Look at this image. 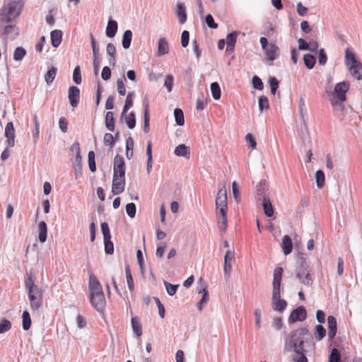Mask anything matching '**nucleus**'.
<instances>
[{"instance_id":"35","label":"nucleus","mask_w":362,"mask_h":362,"mask_svg":"<svg viewBox=\"0 0 362 362\" xmlns=\"http://www.w3.org/2000/svg\"><path fill=\"white\" fill-rule=\"evenodd\" d=\"M22 327L24 330L27 331L30 328L31 326V318L28 311L25 310L22 315Z\"/></svg>"},{"instance_id":"4","label":"nucleus","mask_w":362,"mask_h":362,"mask_svg":"<svg viewBox=\"0 0 362 362\" xmlns=\"http://www.w3.org/2000/svg\"><path fill=\"white\" fill-rule=\"evenodd\" d=\"M349 88L350 83L348 81H344L337 83L334 86L333 92L331 93L333 97L332 99H337L338 100L346 101V93L348 92Z\"/></svg>"},{"instance_id":"5","label":"nucleus","mask_w":362,"mask_h":362,"mask_svg":"<svg viewBox=\"0 0 362 362\" xmlns=\"http://www.w3.org/2000/svg\"><path fill=\"white\" fill-rule=\"evenodd\" d=\"M284 273L282 267H276L274 270L273 281H272V297L276 298L281 296V278Z\"/></svg>"},{"instance_id":"54","label":"nucleus","mask_w":362,"mask_h":362,"mask_svg":"<svg viewBox=\"0 0 362 362\" xmlns=\"http://www.w3.org/2000/svg\"><path fill=\"white\" fill-rule=\"evenodd\" d=\"M73 81L74 82L78 85L81 83V69L79 66H76L73 71Z\"/></svg>"},{"instance_id":"28","label":"nucleus","mask_w":362,"mask_h":362,"mask_svg":"<svg viewBox=\"0 0 362 362\" xmlns=\"http://www.w3.org/2000/svg\"><path fill=\"white\" fill-rule=\"evenodd\" d=\"M175 154L177 156H182L186 158H189L190 157V149L189 146H185V144L178 145L174 151Z\"/></svg>"},{"instance_id":"62","label":"nucleus","mask_w":362,"mask_h":362,"mask_svg":"<svg viewBox=\"0 0 362 362\" xmlns=\"http://www.w3.org/2000/svg\"><path fill=\"white\" fill-rule=\"evenodd\" d=\"M174 82V78L172 75H168L165 79L164 86L166 87L168 92L172 91Z\"/></svg>"},{"instance_id":"10","label":"nucleus","mask_w":362,"mask_h":362,"mask_svg":"<svg viewBox=\"0 0 362 362\" xmlns=\"http://www.w3.org/2000/svg\"><path fill=\"white\" fill-rule=\"evenodd\" d=\"M307 317V311L305 307L300 305L293 310L288 319L289 324H293L296 322H303Z\"/></svg>"},{"instance_id":"6","label":"nucleus","mask_w":362,"mask_h":362,"mask_svg":"<svg viewBox=\"0 0 362 362\" xmlns=\"http://www.w3.org/2000/svg\"><path fill=\"white\" fill-rule=\"evenodd\" d=\"M101 230L103 235L105 252L107 255H112L114 252V245L111 241L110 230L106 222L101 223Z\"/></svg>"},{"instance_id":"31","label":"nucleus","mask_w":362,"mask_h":362,"mask_svg":"<svg viewBox=\"0 0 362 362\" xmlns=\"http://www.w3.org/2000/svg\"><path fill=\"white\" fill-rule=\"evenodd\" d=\"M132 40V32L130 30H125L123 34L122 40V47L125 49H129L131 45Z\"/></svg>"},{"instance_id":"25","label":"nucleus","mask_w":362,"mask_h":362,"mask_svg":"<svg viewBox=\"0 0 362 362\" xmlns=\"http://www.w3.org/2000/svg\"><path fill=\"white\" fill-rule=\"evenodd\" d=\"M37 232L38 240L41 243H44L46 241L47 237V223L44 221L40 222L38 225Z\"/></svg>"},{"instance_id":"58","label":"nucleus","mask_w":362,"mask_h":362,"mask_svg":"<svg viewBox=\"0 0 362 362\" xmlns=\"http://www.w3.org/2000/svg\"><path fill=\"white\" fill-rule=\"evenodd\" d=\"M238 33H239L236 32V31L228 33L226 37L227 42H226L227 43V45H235L237 36H238Z\"/></svg>"},{"instance_id":"21","label":"nucleus","mask_w":362,"mask_h":362,"mask_svg":"<svg viewBox=\"0 0 362 362\" xmlns=\"http://www.w3.org/2000/svg\"><path fill=\"white\" fill-rule=\"evenodd\" d=\"M344 102L345 101L338 100L337 99L330 100V103L334 107V111L338 113V116L341 117V119H342L344 116Z\"/></svg>"},{"instance_id":"46","label":"nucleus","mask_w":362,"mask_h":362,"mask_svg":"<svg viewBox=\"0 0 362 362\" xmlns=\"http://www.w3.org/2000/svg\"><path fill=\"white\" fill-rule=\"evenodd\" d=\"M316 184L318 188H322L325 185V173L322 170H318L315 173Z\"/></svg>"},{"instance_id":"13","label":"nucleus","mask_w":362,"mask_h":362,"mask_svg":"<svg viewBox=\"0 0 362 362\" xmlns=\"http://www.w3.org/2000/svg\"><path fill=\"white\" fill-rule=\"evenodd\" d=\"M234 260V252L231 251L230 250H227L224 256L223 267L224 275L226 276H228L230 275V273L232 270V264Z\"/></svg>"},{"instance_id":"17","label":"nucleus","mask_w":362,"mask_h":362,"mask_svg":"<svg viewBox=\"0 0 362 362\" xmlns=\"http://www.w3.org/2000/svg\"><path fill=\"white\" fill-rule=\"evenodd\" d=\"M5 136L7 138L8 147H13L14 146L15 130L11 122H8L6 125Z\"/></svg>"},{"instance_id":"33","label":"nucleus","mask_w":362,"mask_h":362,"mask_svg":"<svg viewBox=\"0 0 362 362\" xmlns=\"http://www.w3.org/2000/svg\"><path fill=\"white\" fill-rule=\"evenodd\" d=\"M131 322L134 332L136 334L137 337H141L142 334V328L139 317L136 316L132 317Z\"/></svg>"},{"instance_id":"32","label":"nucleus","mask_w":362,"mask_h":362,"mask_svg":"<svg viewBox=\"0 0 362 362\" xmlns=\"http://www.w3.org/2000/svg\"><path fill=\"white\" fill-rule=\"evenodd\" d=\"M144 132L145 133H148L150 130V128H149L150 116H149V113H148V102L144 103Z\"/></svg>"},{"instance_id":"38","label":"nucleus","mask_w":362,"mask_h":362,"mask_svg":"<svg viewBox=\"0 0 362 362\" xmlns=\"http://www.w3.org/2000/svg\"><path fill=\"white\" fill-rule=\"evenodd\" d=\"M25 286L28 293H33V291L40 289L35 284L34 279L31 276L25 279Z\"/></svg>"},{"instance_id":"7","label":"nucleus","mask_w":362,"mask_h":362,"mask_svg":"<svg viewBox=\"0 0 362 362\" xmlns=\"http://www.w3.org/2000/svg\"><path fill=\"white\" fill-rule=\"evenodd\" d=\"M90 301L93 307L99 313H103L106 300L103 291L90 294Z\"/></svg>"},{"instance_id":"2","label":"nucleus","mask_w":362,"mask_h":362,"mask_svg":"<svg viewBox=\"0 0 362 362\" xmlns=\"http://www.w3.org/2000/svg\"><path fill=\"white\" fill-rule=\"evenodd\" d=\"M23 5L20 2L12 1L3 6L0 11V29L3 25L10 23L21 13Z\"/></svg>"},{"instance_id":"56","label":"nucleus","mask_w":362,"mask_h":362,"mask_svg":"<svg viewBox=\"0 0 362 362\" xmlns=\"http://www.w3.org/2000/svg\"><path fill=\"white\" fill-rule=\"evenodd\" d=\"M11 327V323L6 319H2L0 321V334L5 333L8 331Z\"/></svg>"},{"instance_id":"43","label":"nucleus","mask_w":362,"mask_h":362,"mask_svg":"<svg viewBox=\"0 0 362 362\" xmlns=\"http://www.w3.org/2000/svg\"><path fill=\"white\" fill-rule=\"evenodd\" d=\"M298 266L296 268V270L301 271L307 273L310 272L309 270V264L306 260V258L303 256L300 257L298 259Z\"/></svg>"},{"instance_id":"64","label":"nucleus","mask_w":362,"mask_h":362,"mask_svg":"<svg viewBox=\"0 0 362 362\" xmlns=\"http://www.w3.org/2000/svg\"><path fill=\"white\" fill-rule=\"evenodd\" d=\"M59 127L61 131L66 133L68 130V122L65 117H62L59 120Z\"/></svg>"},{"instance_id":"36","label":"nucleus","mask_w":362,"mask_h":362,"mask_svg":"<svg viewBox=\"0 0 362 362\" xmlns=\"http://www.w3.org/2000/svg\"><path fill=\"white\" fill-rule=\"evenodd\" d=\"M57 69L52 66L45 74V79L47 85H50L54 80L57 75Z\"/></svg>"},{"instance_id":"26","label":"nucleus","mask_w":362,"mask_h":362,"mask_svg":"<svg viewBox=\"0 0 362 362\" xmlns=\"http://www.w3.org/2000/svg\"><path fill=\"white\" fill-rule=\"evenodd\" d=\"M268 190L267 182L265 180H262L257 185V194L259 197V199H263L264 197H269L266 192Z\"/></svg>"},{"instance_id":"8","label":"nucleus","mask_w":362,"mask_h":362,"mask_svg":"<svg viewBox=\"0 0 362 362\" xmlns=\"http://www.w3.org/2000/svg\"><path fill=\"white\" fill-rule=\"evenodd\" d=\"M216 209L218 212H224L228 210L227 192L225 186H222L216 197Z\"/></svg>"},{"instance_id":"22","label":"nucleus","mask_w":362,"mask_h":362,"mask_svg":"<svg viewBox=\"0 0 362 362\" xmlns=\"http://www.w3.org/2000/svg\"><path fill=\"white\" fill-rule=\"evenodd\" d=\"M50 35L52 47L54 48L58 47L62 42V31L60 30H54L51 32Z\"/></svg>"},{"instance_id":"61","label":"nucleus","mask_w":362,"mask_h":362,"mask_svg":"<svg viewBox=\"0 0 362 362\" xmlns=\"http://www.w3.org/2000/svg\"><path fill=\"white\" fill-rule=\"evenodd\" d=\"M153 300H155V302L158 306L159 316L161 318H164V317H165L164 305L161 303L160 300H159V298L158 297H153Z\"/></svg>"},{"instance_id":"40","label":"nucleus","mask_w":362,"mask_h":362,"mask_svg":"<svg viewBox=\"0 0 362 362\" xmlns=\"http://www.w3.org/2000/svg\"><path fill=\"white\" fill-rule=\"evenodd\" d=\"M27 52L23 47H18L13 52V59L16 62H21L26 55Z\"/></svg>"},{"instance_id":"52","label":"nucleus","mask_w":362,"mask_h":362,"mask_svg":"<svg viewBox=\"0 0 362 362\" xmlns=\"http://www.w3.org/2000/svg\"><path fill=\"white\" fill-rule=\"evenodd\" d=\"M269 84L271 88V93L274 95L277 89L279 88V81L276 79V77L272 76L269 79Z\"/></svg>"},{"instance_id":"60","label":"nucleus","mask_w":362,"mask_h":362,"mask_svg":"<svg viewBox=\"0 0 362 362\" xmlns=\"http://www.w3.org/2000/svg\"><path fill=\"white\" fill-rule=\"evenodd\" d=\"M205 23L210 28L216 29L218 28V24L215 23L214 19L211 14L206 15L205 18Z\"/></svg>"},{"instance_id":"42","label":"nucleus","mask_w":362,"mask_h":362,"mask_svg":"<svg viewBox=\"0 0 362 362\" xmlns=\"http://www.w3.org/2000/svg\"><path fill=\"white\" fill-rule=\"evenodd\" d=\"M326 335V329L322 325L315 326V337L317 341H321Z\"/></svg>"},{"instance_id":"59","label":"nucleus","mask_w":362,"mask_h":362,"mask_svg":"<svg viewBox=\"0 0 362 362\" xmlns=\"http://www.w3.org/2000/svg\"><path fill=\"white\" fill-rule=\"evenodd\" d=\"M104 144L105 146H110V148L115 145V141L113 140V135L110 133H105L103 138Z\"/></svg>"},{"instance_id":"51","label":"nucleus","mask_w":362,"mask_h":362,"mask_svg":"<svg viewBox=\"0 0 362 362\" xmlns=\"http://www.w3.org/2000/svg\"><path fill=\"white\" fill-rule=\"evenodd\" d=\"M258 103L260 112H262L264 110H267L269 107L268 98L264 95H262L259 98Z\"/></svg>"},{"instance_id":"47","label":"nucleus","mask_w":362,"mask_h":362,"mask_svg":"<svg viewBox=\"0 0 362 362\" xmlns=\"http://www.w3.org/2000/svg\"><path fill=\"white\" fill-rule=\"evenodd\" d=\"M129 129H132L136 126V115L134 112H129L128 116L124 119Z\"/></svg>"},{"instance_id":"19","label":"nucleus","mask_w":362,"mask_h":362,"mask_svg":"<svg viewBox=\"0 0 362 362\" xmlns=\"http://www.w3.org/2000/svg\"><path fill=\"white\" fill-rule=\"evenodd\" d=\"M117 22L113 20L110 16L108 19L107 25L105 30L106 36L110 38L114 37L117 32Z\"/></svg>"},{"instance_id":"30","label":"nucleus","mask_w":362,"mask_h":362,"mask_svg":"<svg viewBox=\"0 0 362 362\" xmlns=\"http://www.w3.org/2000/svg\"><path fill=\"white\" fill-rule=\"evenodd\" d=\"M176 16L179 18V22L183 24L187 21L186 8L183 4L179 3L177 5Z\"/></svg>"},{"instance_id":"29","label":"nucleus","mask_w":362,"mask_h":362,"mask_svg":"<svg viewBox=\"0 0 362 362\" xmlns=\"http://www.w3.org/2000/svg\"><path fill=\"white\" fill-rule=\"evenodd\" d=\"M262 207L264 213L267 217H272L274 215V208L269 197L263 198Z\"/></svg>"},{"instance_id":"57","label":"nucleus","mask_w":362,"mask_h":362,"mask_svg":"<svg viewBox=\"0 0 362 362\" xmlns=\"http://www.w3.org/2000/svg\"><path fill=\"white\" fill-rule=\"evenodd\" d=\"M318 54V63L320 65L324 66L327 62V56L325 52V50L322 48L320 49L317 53Z\"/></svg>"},{"instance_id":"1","label":"nucleus","mask_w":362,"mask_h":362,"mask_svg":"<svg viewBox=\"0 0 362 362\" xmlns=\"http://www.w3.org/2000/svg\"><path fill=\"white\" fill-rule=\"evenodd\" d=\"M313 341V335L305 327L292 330L284 338V353L293 352L292 361L293 362H308L306 356L308 351L307 347Z\"/></svg>"},{"instance_id":"34","label":"nucleus","mask_w":362,"mask_h":362,"mask_svg":"<svg viewBox=\"0 0 362 362\" xmlns=\"http://www.w3.org/2000/svg\"><path fill=\"white\" fill-rule=\"evenodd\" d=\"M105 127L110 131H115V119L112 112H107L105 115Z\"/></svg>"},{"instance_id":"11","label":"nucleus","mask_w":362,"mask_h":362,"mask_svg":"<svg viewBox=\"0 0 362 362\" xmlns=\"http://www.w3.org/2000/svg\"><path fill=\"white\" fill-rule=\"evenodd\" d=\"M30 303V308L33 310H38L42 303V293L40 289L34 291L33 293H28Z\"/></svg>"},{"instance_id":"44","label":"nucleus","mask_w":362,"mask_h":362,"mask_svg":"<svg viewBox=\"0 0 362 362\" xmlns=\"http://www.w3.org/2000/svg\"><path fill=\"white\" fill-rule=\"evenodd\" d=\"M125 274H126V278H127V282L128 285V288L130 291H133L134 288V284L133 277L131 273V270L129 265H127L125 267Z\"/></svg>"},{"instance_id":"49","label":"nucleus","mask_w":362,"mask_h":362,"mask_svg":"<svg viewBox=\"0 0 362 362\" xmlns=\"http://www.w3.org/2000/svg\"><path fill=\"white\" fill-rule=\"evenodd\" d=\"M70 151L75 153V161L79 163L81 158L80 145L78 141L74 142L70 147Z\"/></svg>"},{"instance_id":"27","label":"nucleus","mask_w":362,"mask_h":362,"mask_svg":"<svg viewBox=\"0 0 362 362\" xmlns=\"http://www.w3.org/2000/svg\"><path fill=\"white\" fill-rule=\"evenodd\" d=\"M169 52L168 42L165 37H160L158 40V56H163L168 54Z\"/></svg>"},{"instance_id":"63","label":"nucleus","mask_w":362,"mask_h":362,"mask_svg":"<svg viewBox=\"0 0 362 362\" xmlns=\"http://www.w3.org/2000/svg\"><path fill=\"white\" fill-rule=\"evenodd\" d=\"M189 40V33L184 30L181 35V45L183 47H187Z\"/></svg>"},{"instance_id":"14","label":"nucleus","mask_w":362,"mask_h":362,"mask_svg":"<svg viewBox=\"0 0 362 362\" xmlns=\"http://www.w3.org/2000/svg\"><path fill=\"white\" fill-rule=\"evenodd\" d=\"M125 188V177H113L112 192L113 194H119L124 192Z\"/></svg>"},{"instance_id":"39","label":"nucleus","mask_w":362,"mask_h":362,"mask_svg":"<svg viewBox=\"0 0 362 362\" xmlns=\"http://www.w3.org/2000/svg\"><path fill=\"white\" fill-rule=\"evenodd\" d=\"M212 97L214 100H218L221 95V91L219 84L217 82H213L210 86Z\"/></svg>"},{"instance_id":"41","label":"nucleus","mask_w":362,"mask_h":362,"mask_svg":"<svg viewBox=\"0 0 362 362\" xmlns=\"http://www.w3.org/2000/svg\"><path fill=\"white\" fill-rule=\"evenodd\" d=\"M175 122L178 126H182L185 124V117L183 111L180 108H175L174 110Z\"/></svg>"},{"instance_id":"3","label":"nucleus","mask_w":362,"mask_h":362,"mask_svg":"<svg viewBox=\"0 0 362 362\" xmlns=\"http://www.w3.org/2000/svg\"><path fill=\"white\" fill-rule=\"evenodd\" d=\"M344 63L354 78L357 80L362 79V64L357 59L351 48L345 49Z\"/></svg>"},{"instance_id":"20","label":"nucleus","mask_w":362,"mask_h":362,"mask_svg":"<svg viewBox=\"0 0 362 362\" xmlns=\"http://www.w3.org/2000/svg\"><path fill=\"white\" fill-rule=\"evenodd\" d=\"M0 33L2 36L12 35V37L14 39L18 35V28L12 24L5 25L2 26L1 29H0Z\"/></svg>"},{"instance_id":"24","label":"nucleus","mask_w":362,"mask_h":362,"mask_svg":"<svg viewBox=\"0 0 362 362\" xmlns=\"http://www.w3.org/2000/svg\"><path fill=\"white\" fill-rule=\"evenodd\" d=\"M264 51L269 61H274L279 56V47L275 44H270Z\"/></svg>"},{"instance_id":"55","label":"nucleus","mask_w":362,"mask_h":362,"mask_svg":"<svg viewBox=\"0 0 362 362\" xmlns=\"http://www.w3.org/2000/svg\"><path fill=\"white\" fill-rule=\"evenodd\" d=\"M136 207L134 203H128L126 205V212L130 218H134L136 216Z\"/></svg>"},{"instance_id":"9","label":"nucleus","mask_w":362,"mask_h":362,"mask_svg":"<svg viewBox=\"0 0 362 362\" xmlns=\"http://www.w3.org/2000/svg\"><path fill=\"white\" fill-rule=\"evenodd\" d=\"M125 162L124 158L117 154L113 160V177H125Z\"/></svg>"},{"instance_id":"37","label":"nucleus","mask_w":362,"mask_h":362,"mask_svg":"<svg viewBox=\"0 0 362 362\" xmlns=\"http://www.w3.org/2000/svg\"><path fill=\"white\" fill-rule=\"evenodd\" d=\"M303 61L305 66L308 69H312L316 63L315 57L311 54H305L303 56Z\"/></svg>"},{"instance_id":"48","label":"nucleus","mask_w":362,"mask_h":362,"mask_svg":"<svg viewBox=\"0 0 362 362\" xmlns=\"http://www.w3.org/2000/svg\"><path fill=\"white\" fill-rule=\"evenodd\" d=\"M219 214V223L221 224L219 226V229L221 231H225L227 228V211L224 212H218Z\"/></svg>"},{"instance_id":"53","label":"nucleus","mask_w":362,"mask_h":362,"mask_svg":"<svg viewBox=\"0 0 362 362\" xmlns=\"http://www.w3.org/2000/svg\"><path fill=\"white\" fill-rule=\"evenodd\" d=\"M252 87L259 90H262L264 88V84L261 78L257 76H254L252 78Z\"/></svg>"},{"instance_id":"12","label":"nucleus","mask_w":362,"mask_h":362,"mask_svg":"<svg viewBox=\"0 0 362 362\" xmlns=\"http://www.w3.org/2000/svg\"><path fill=\"white\" fill-rule=\"evenodd\" d=\"M68 98L71 106L74 108L78 106L80 101V90L75 86L69 88Z\"/></svg>"},{"instance_id":"23","label":"nucleus","mask_w":362,"mask_h":362,"mask_svg":"<svg viewBox=\"0 0 362 362\" xmlns=\"http://www.w3.org/2000/svg\"><path fill=\"white\" fill-rule=\"evenodd\" d=\"M281 248L284 255H289L293 250V243L291 237L286 235L282 238Z\"/></svg>"},{"instance_id":"45","label":"nucleus","mask_w":362,"mask_h":362,"mask_svg":"<svg viewBox=\"0 0 362 362\" xmlns=\"http://www.w3.org/2000/svg\"><path fill=\"white\" fill-rule=\"evenodd\" d=\"M329 362H341V354L337 348L332 349L329 356Z\"/></svg>"},{"instance_id":"16","label":"nucleus","mask_w":362,"mask_h":362,"mask_svg":"<svg viewBox=\"0 0 362 362\" xmlns=\"http://www.w3.org/2000/svg\"><path fill=\"white\" fill-rule=\"evenodd\" d=\"M327 327L329 339L332 341L334 339L337 332V322L334 316L329 315L327 317Z\"/></svg>"},{"instance_id":"50","label":"nucleus","mask_w":362,"mask_h":362,"mask_svg":"<svg viewBox=\"0 0 362 362\" xmlns=\"http://www.w3.org/2000/svg\"><path fill=\"white\" fill-rule=\"evenodd\" d=\"M163 284L169 296H173L176 293L177 288L179 286L178 284H172L165 280L163 281Z\"/></svg>"},{"instance_id":"15","label":"nucleus","mask_w":362,"mask_h":362,"mask_svg":"<svg viewBox=\"0 0 362 362\" xmlns=\"http://www.w3.org/2000/svg\"><path fill=\"white\" fill-rule=\"evenodd\" d=\"M88 289L90 294L103 291L101 284L98 280L97 277L92 273L89 274Z\"/></svg>"},{"instance_id":"18","label":"nucleus","mask_w":362,"mask_h":362,"mask_svg":"<svg viewBox=\"0 0 362 362\" xmlns=\"http://www.w3.org/2000/svg\"><path fill=\"white\" fill-rule=\"evenodd\" d=\"M286 300L281 299V296L272 298V309L276 312L283 313L287 307Z\"/></svg>"}]
</instances>
